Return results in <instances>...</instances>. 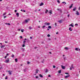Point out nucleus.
I'll list each match as a JSON object with an SVG mask.
<instances>
[{"instance_id": "1", "label": "nucleus", "mask_w": 80, "mask_h": 80, "mask_svg": "<svg viewBox=\"0 0 80 80\" xmlns=\"http://www.w3.org/2000/svg\"><path fill=\"white\" fill-rule=\"evenodd\" d=\"M30 19L28 18V19H26L25 20V22L26 23H27L28 22V21H29Z\"/></svg>"}, {"instance_id": "2", "label": "nucleus", "mask_w": 80, "mask_h": 80, "mask_svg": "<svg viewBox=\"0 0 80 80\" xmlns=\"http://www.w3.org/2000/svg\"><path fill=\"white\" fill-rule=\"evenodd\" d=\"M9 62V58H7V60H5V62L6 63H8Z\"/></svg>"}, {"instance_id": "3", "label": "nucleus", "mask_w": 80, "mask_h": 80, "mask_svg": "<svg viewBox=\"0 0 80 80\" xmlns=\"http://www.w3.org/2000/svg\"><path fill=\"white\" fill-rule=\"evenodd\" d=\"M8 72L9 73V75H12V71H8Z\"/></svg>"}, {"instance_id": "4", "label": "nucleus", "mask_w": 80, "mask_h": 80, "mask_svg": "<svg viewBox=\"0 0 80 80\" xmlns=\"http://www.w3.org/2000/svg\"><path fill=\"white\" fill-rule=\"evenodd\" d=\"M70 77V75L68 74L67 76H65V78H67L68 77Z\"/></svg>"}, {"instance_id": "5", "label": "nucleus", "mask_w": 80, "mask_h": 80, "mask_svg": "<svg viewBox=\"0 0 80 80\" xmlns=\"http://www.w3.org/2000/svg\"><path fill=\"white\" fill-rule=\"evenodd\" d=\"M35 71H36V72H35L36 73H38V72L39 71V70H38V69H36Z\"/></svg>"}, {"instance_id": "6", "label": "nucleus", "mask_w": 80, "mask_h": 80, "mask_svg": "<svg viewBox=\"0 0 80 80\" xmlns=\"http://www.w3.org/2000/svg\"><path fill=\"white\" fill-rule=\"evenodd\" d=\"M61 66L62 69H63V70H65V67L62 65H61Z\"/></svg>"}, {"instance_id": "7", "label": "nucleus", "mask_w": 80, "mask_h": 80, "mask_svg": "<svg viewBox=\"0 0 80 80\" xmlns=\"http://www.w3.org/2000/svg\"><path fill=\"white\" fill-rule=\"evenodd\" d=\"M45 70V73H47L48 72V70L47 69H46V70Z\"/></svg>"}, {"instance_id": "8", "label": "nucleus", "mask_w": 80, "mask_h": 80, "mask_svg": "<svg viewBox=\"0 0 80 80\" xmlns=\"http://www.w3.org/2000/svg\"><path fill=\"white\" fill-rule=\"evenodd\" d=\"M76 12L77 13H76V15H79L80 14L79 13V12H78V11H77Z\"/></svg>"}, {"instance_id": "9", "label": "nucleus", "mask_w": 80, "mask_h": 80, "mask_svg": "<svg viewBox=\"0 0 80 80\" xmlns=\"http://www.w3.org/2000/svg\"><path fill=\"white\" fill-rule=\"evenodd\" d=\"M77 10V8L76 7H75L73 9V11H75Z\"/></svg>"}, {"instance_id": "10", "label": "nucleus", "mask_w": 80, "mask_h": 80, "mask_svg": "<svg viewBox=\"0 0 80 80\" xmlns=\"http://www.w3.org/2000/svg\"><path fill=\"white\" fill-rule=\"evenodd\" d=\"M58 22H59V23H61L62 22V20H61L60 21H58Z\"/></svg>"}, {"instance_id": "11", "label": "nucleus", "mask_w": 80, "mask_h": 80, "mask_svg": "<svg viewBox=\"0 0 80 80\" xmlns=\"http://www.w3.org/2000/svg\"><path fill=\"white\" fill-rule=\"evenodd\" d=\"M49 13L51 14H52V10H50L49 12Z\"/></svg>"}, {"instance_id": "12", "label": "nucleus", "mask_w": 80, "mask_h": 80, "mask_svg": "<svg viewBox=\"0 0 80 80\" xmlns=\"http://www.w3.org/2000/svg\"><path fill=\"white\" fill-rule=\"evenodd\" d=\"M62 72V70H60L59 71H58V73H61V72Z\"/></svg>"}, {"instance_id": "13", "label": "nucleus", "mask_w": 80, "mask_h": 80, "mask_svg": "<svg viewBox=\"0 0 80 80\" xmlns=\"http://www.w3.org/2000/svg\"><path fill=\"white\" fill-rule=\"evenodd\" d=\"M16 15H17V17H19V13H16Z\"/></svg>"}, {"instance_id": "14", "label": "nucleus", "mask_w": 80, "mask_h": 80, "mask_svg": "<svg viewBox=\"0 0 80 80\" xmlns=\"http://www.w3.org/2000/svg\"><path fill=\"white\" fill-rule=\"evenodd\" d=\"M73 4H71V5L69 7V8H72V7H73Z\"/></svg>"}, {"instance_id": "15", "label": "nucleus", "mask_w": 80, "mask_h": 80, "mask_svg": "<svg viewBox=\"0 0 80 80\" xmlns=\"http://www.w3.org/2000/svg\"><path fill=\"white\" fill-rule=\"evenodd\" d=\"M44 4L43 2H41V4L39 5L40 6H42V5H43Z\"/></svg>"}, {"instance_id": "16", "label": "nucleus", "mask_w": 80, "mask_h": 80, "mask_svg": "<svg viewBox=\"0 0 80 80\" xmlns=\"http://www.w3.org/2000/svg\"><path fill=\"white\" fill-rule=\"evenodd\" d=\"M75 50L76 51H78V48H76Z\"/></svg>"}, {"instance_id": "17", "label": "nucleus", "mask_w": 80, "mask_h": 80, "mask_svg": "<svg viewBox=\"0 0 80 80\" xmlns=\"http://www.w3.org/2000/svg\"><path fill=\"white\" fill-rule=\"evenodd\" d=\"M5 24H6V25H10V23H5Z\"/></svg>"}, {"instance_id": "18", "label": "nucleus", "mask_w": 80, "mask_h": 80, "mask_svg": "<svg viewBox=\"0 0 80 80\" xmlns=\"http://www.w3.org/2000/svg\"><path fill=\"white\" fill-rule=\"evenodd\" d=\"M69 30L70 31H72V28L70 27L69 28Z\"/></svg>"}, {"instance_id": "19", "label": "nucleus", "mask_w": 80, "mask_h": 80, "mask_svg": "<svg viewBox=\"0 0 80 80\" xmlns=\"http://www.w3.org/2000/svg\"><path fill=\"white\" fill-rule=\"evenodd\" d=\"M39 76L40 77H41V78H43V76L42 75V74H39Z\"/></svg>"}, {"instance_id": "20", "label": "nucleus", "mask_w": 80, "mask_h": 80, "mask_svg": "<svg viewBox=\"0 0 80 80\" xmlns=\"http://www.w3.org/2000/svg\"><path fill=\"white\" fill-rule=\"evenodd\" d=\"M5 45H2V46L1 47V48H3V47H5Z\"/></svg>"}, {"instance_id": "21", "label": "nucleus", "mask_w": 80, "mask_h": 80, "mask_svg": "<svg viewBox=\"0 0 80 80\" xmlns=\"http://www.w3.org/2000/svg\"><path fill=\"white\" fill-rule=\"evenodd\" d=\"M48 28H50V29H51V28H52V27H51V26H49L48 27Z\"/></svg>"}, {"instance_id": "22", "label": "nucleus", "mask_w": 80, "mask_h": 80, "mask_svg": "<svg viewBox=\"0 0 80 80\" xmlns=\"http://www.w3.org/2000/svg\"><path fill=\"white\" fill-rule=\"evenodd\" d=\"M65 49H66V50H68V48L67 47H66L65 48Z\"/></svg>"}, {"instance_id": "23", "label": "nucleus", "mask_w": 80, "mask_h": 80, "mask_svg": "<svg viewBox=\"0 0 80 80\" xmlns=\"http://www.w3.org/2000/svg\"><path fill=\"white\" fill-rule=\"evenodd\" d=\"M15 61L16 62H18V59H15Z\"/></svg>"}, {"instance_id": "24", "label": "nucleus", "mask_w": 80, "mask_h": 80, "mask_svg": "<svg viewBox=\"0 0 80 80\" xmlns=\"http://www.w3.org/2000/svg\"><path fill=\"white\" fill-rule=\"evenodd\" d=\"M69 26H71L72 27H73V25H72V24H70Z\"/></svg>"}, {"instance_id": "25", "label": "nucleus", "mask_w": 80, "mask_h": 80, "mask_svg": "<svg viewBox=\"0 0 80 80\" xmlns=\"http://www.w3.org/2000/svg\"><path fill=\"white\" fill-rule=\"evenodd\" d=\"M50 25V23H47V25Z\"/></svg>"}, {"instance_id": "26", "label": "nucleus", "mask_w": 80, "mask_h": 80, "mask_svg": "<svg viewBox=\"0 0 80 80\" xmlns=\"http://www.w3.org/2000/svg\"><path fill=\"white\" fill-rule=\"evenodd\" d=\"M23 70V71H24V72H26L27 71V69H25Z\"/></svg>"}, {"instance_id": "27", "label": "nucleus", "mask_w": 80, "mask_h": 80, "mask_svg": "<svg viewBox=\"0 0 80 80\" xmlns=\"http://www.w3.org/2000/svg\"><path fill=\"white\" fill-rule=\"evenodd\" d=\"M48 12V10L47 9H46V11L45 13H47Z\"/></svg>"}, {"instance_id": "28", "label": "nucleus", "mask_w": 80, "mask_h": 80, "mask_svg": "<svg viewBox=\"0 0 80 80\" xmlns=\"http://www.w3.org/2000/svg\"><path fill=\"white\" fill-rule=\"evenodd\" d=\"M25 45L24 44H23L22 45V47H25Z\"/></svg>"}, {"instance_id": "29", "label": "nucleus", "mask_w": 80, "mask_h": 80, "mask_svg": "<svg viewBox=\"0 0 80 80\" xmlns=\"http://www.w3.org/2000/svg\"><path fill=\"white\" fill-rule=\"evenodd\" d=\"M12 58H14V55L12 54Z\"/></svg>"}, {"instance_id": "30", "label": "nucleus", "mask_w": 80, "mask_h": 80, "mask_svg": "<svg viewBox=\"0 0 80 80\" xmlns=\"http://www.w3.org/2000/svg\"><path fill=\"white\" fill-rule=\"evenodd\" d=\"M44 24L45 25H47V22H45L44 23Z\"/></svg>"}, {"instance_id": "31", "label": "nucleus", "mask_w": 80, "mask_h": 80, "mask_svg": "<svg viewBox=\"0 0 80 80\" xmlns=\"http://www.w3.org/2000/svg\"><path fill=\"white\" fill-rule=\"evenodd\" d=\"M71 67H72V68H74V67L73 66V64L72 65Z\"/></svg>"}, {"instance_id": "32", "label": "nucleus", "mask_w": 80, "mask_h": 80, "mask_svg": "<svg viewBox=\"0 0 80 80\" xmlns=\"http://www.w3.org/2000/svg\"><path fill=\"white\" fill-rule=\"evenodd\" d=\"M59 10H60V13H62V9H60Z\"/></svg>"}, {"instance_id": "33", "label": "nucleus", "mask_w": 80, "mask_h": 80, "mask_svg": "<svg viewBox=\"0 0 80 80\" xmlns=\"http://www.w3.org/2000/svg\"><path fill=\"white\" fill-rule=\"evenodd\" d=\"M24 31V29H22L21 30L22 32H23Z\"/></svg>"}, {"instance_id": "34", "label": "nucleus", "mask_w": 80, "mask_h": 80, "mask_svg": "<svg viewBox=\"0 0 80 80\" xmlns=\"http://www.w3.org/2000/svg\"><path fill=\"white\" fill-rule=\"evenodd\" d=\"M45 26H42V28H45Z\"/></svg>"}, {"instance_id": "35", "label": "nucleus", "mask_w": 80, "mask_h": 80, "mask_svg": "<svg viewBox=\"0 0 80 80\" xmlns=\"http://www.w3.org/2000/svg\"><path fill=\"white\" fill-rule=\"evenodd\" d=\"M57 2H58V3H60V2L59 1V0H57Z\"/></svg>"}, {"instance_id": "36", "label": "nucleus", "mask_w": 80, "mask_h": 80, "mask_svg": "<svg viewBox=\"0 0 80 80\" xmlns=\"http://www.w3.org/2000/svg\"><path fill=\"white\" fill-rule=\"evenodd\" d=\"M25 42H26V41H23V43H25Z\"/></svg>"}, {"instance_id": "37", "label": "nucleus", "mask_w": 80, "mask_h": 80, "mask_svg": "<svg viewBox=\"0 0 80 80\" xmlns=\"http://www.w3.org/2000/svg\"><path fill=\"white\" fill-rule=\"evenodd\" d=\"M48 37H50V34H48Z\"/></svg>"}, {"instance_id": "38", "label": "nucleus", "mask_w": 80, "mask_h": 80, "mask_svg": "<svg viewBox=\"0 0 80 80\" xmlns=\"http://www.w3.org/2000/svg\"><path fill=\"white\" fill-rule=\"evenodd\" d=\"M29 63H30V62L28 61V64H29Z\"/></svg>"}, {"instance_id": "39", "label": "nucleus", "mask_w": 80, "mask_h": 80, "mask_svg": "<svg viewBox=\"0 0 80 80\" xmlns=\"http://www.w3.org/2000/svg\"><path fill=\"white\" fill-rule=\"evenodd\" d=\"M6 15V12L4 13L3 14V15Z\"/></svg>"}, {"instance_id": "40", "label": "nucleus", "mask_w": 80, "mask_h": 80, "mask_svg": "<svg viewBox=\"0 0 80 80\" xmlns=\"http://www.w3.org/2000/svg\"><path fill=\"white\" fill-rule=\"evenodd\" d=\"M36 78H38V77L36 76Z\"/></svg>"}, {"instance_id": "41", "label": "nucleus", "mask_w": 80, "mask_h": 80, "mask_svg": "<svg viewBox=\"0 0 80 80\" xmlns=\"http://www.w3.org/2000/svg\"><path fill=\"white\" fill-rule=\"evenodd\" d=\"M26 11L25 10H22L23 12H25Z\"/></svg>"}, {"instance_id": "42", "label": "nucleus", "mask_w": 80, "mask_h": 80, "mask_svg": "<svg viewBox=\"0 0 80 80\" xmlns=\"http://www.w3.org/2000/svg\"><path fill=\"white\" fill-rule=\"evenodd\" d=\"M65 74H66L67 75H68V74H69V73H65Z\"/></svg>"}, {"instance_id": "43", "label": "nucleus", "mask_w": 80, "mask_h": 80, "mask_svg": "<svg viewBox=\"0 0 80 80\" xmlns=\"http://www.w3.org/2000/svg\"><path fill=\"white\" fill-rule=\"evenodd\" d=\"M48 77H51V75H49L48 76Z\"/></svg>"}, {"instance_id": "44", "label": "nucleus", "mask_w": 80, "mask_h": 80, "mask_svg": "<svg viewBox=\"0 0 80 80\" xmlns=\"http://www.w3.org/2000/svg\"><path fill=\"white\" fill-rule=\"evenodd\" d=\"M53 68H55V66H54V65L53 66Z\"/></svg>"}, {"instance_id": "45", "label": "nucleus", "mask_w": 80, "mask_h": 80, "mask_svg": "<svg viewBox=\"0 0 80 80\" xmlns=\"http://www.w3.org/2000/svg\"><path fill=\"white\" fill-rule=\"evenodd\" d=\"M70 70H72V68L71 67H70Z\"/></svg>"}, {"instance_id": "46", "label": "nucleus", "mask_w": 80, "mask_h": 80, "mask_svg": "<svg viewBox=\"0 0 80 80\" xmlns=\"http://www.w3.org/2000/svg\"><path fill=\"white\" fill-rule=\"evenodd\" d=\"M75 25H76V26H78V24L77 23H76V24H75Z\"/></svg>"}, {"instance_id": "47", "label": "nucleus", "mask_w": 80, "mask_h": 80, "mask_svg": "<svg viewBox=\"0 0 80 80\" xmlns=\"http://www.w3.org/2000/svg\"><path fill=\"white\" fill-rule=\"evenodd\" d=\"M6 17H7L6 16H4V18H6Z\"/></svg>"}, {"instance_id": "48", "label": "nucleus", "mask_w": 80, "mask_h": 80, "mask_svg": "<svg viewBox=\"0 0 80 80\" xmlns=\"http://www.w3.org/2000/svg\"><path fill=\"white\" fill-rule=\"evenodd\" d=\"M29 29H30V30H31V29H32V28H31V27H29Z\"/></svg>"}, {"instance_id": "49", "label": "nucleus", "mask_w": 80, "mask_h": 80, "mask_svg": "<svg viewBox=\"0 0 80 80\" xmlns=\"http://www.w3.org/2000/svg\"><path fill=\"white\" fill-rule=\"evenodd\" d=\"M8 78H7V76H6V78H5V79H7Z\"/></svg>"}, {"instance_id": "50", "label": "nucleus", "mask_w": 80, "mask_h": 80, "mask_svg": "<svg viewBox=\"0 0 80 80\" xmlns=\"http://www.w3.org/2000/svg\"><path fill=\"white\" fill-rule=\"evenodd\" d=\"M7 56H6L5 57V58H7Z\"/></svg>"}, {"instance_id": "51", "label": "nucleus", "mask_w": 80, "mask_h": 80, "mask_svg": "<svg viewBox=\"0 0 80 80\" xmlns=\"http://www.w3.org/2000/svg\"><path fill=\"white\" fill-rule=\"evenodd\" d=\"M55 26H57V23H55Z\"/></svg>"}, {"instance_id": "52", "label": "nucleus", "mask_w": 80, "mask_h": 80, "mask_svg": "<svg viewBox=\"0 0 80 80\" xmlns=\"http://www.w3.org/2000/svg\"><path fill=\"white\" fill-rule=\"evenodd\" d=\"M20 37L21 39L23 38H22V36H20Z\"/></svg>"}, {"instance_id": "53", "label": "nucleus", "mask_w": 80, "mask_h": 80, "mask_svg": "<svg viewBox=\"0 0 80 80\" xmlns=\"http://www.w3.org/2000/svg\"><path fill=\"white\" fill-rule=\"evenodd\" d=\"M66 58L65 57H64L63 58V59H64V60H65Z\"/></svg>"}, {"instance_id": "54", "label": "nucleus", "mask_w": 80, "mask_h": 80, "mask_svg": "<svg viewBox=\"0 0 80 80\" xmlns=\"http://www.w3.org/2000/svg\"><path fill=\"white\" fill-rule=\"evenodd\" d=\"M69 16H70V14L68 15V18H69Z\"/></svg>"}, {"instance_id": "55", "label": "nucleus", "mask_w": 80, "mask_h": 80, "mask_svg": "<svg viewBox=\"0 0 80 80\" xmlns=\"http://www.w3.org/2000/svg\"><path fill=\"white\" fill-rule=\"evenodd\" d=\"M37 47H35V49H37Z\"/></svg>"}, {"instance_id": "56", "label": "nucleus", "mask_w": 80, "mask_h": 80, "mask_svg": "<svg viewBox=\"0 0 80 80\" xmlns=\"http://www.w3.org/2000/svg\"><path fill=\"white\" fill-rule=\"evenodd\" d=\"M15 12H16L17 11V10H15V11H14Z\"/></svg>"}, {"instance_id": "57", "label": "nucleus", "mask_w": 80, "mask_h": 80, "mask_svg": "<svg viewBox=\"0 0 80 80\" xmlns=\"http://www.w3.org/2000/svg\"><path fill=\"white\" fill-rule=\"evenodd\" d=\"M30 39H32V37H30Z\"/></svg>"}, {"instance_id": "58", "label": "nucleus", "mask_w": 80, "mask_h": 80, "mask_svg": "<svg viewBox=\"0 0 80 80\" xmlns=\"http://www.w3.org/2000/svg\"><path fill=\"white\" fill-rule=\"evenodd\" d=\"M9 54H8V53H7V56H8V55Z\"/></svg>"}, {"instance_id": "59", "label": "nucleus", "mask_w": 80, "mask_h": 80, "mask_svg": "<svg viewBox=\"0 0 80 80\" xmlns=\"http://www.w3.org/2000/svg\"><path fill=\"white\" fill-rule=\"evenodd\" d=\"M41 63H44V62L43 61H41Z\"/></svg>"}, {"instance_id": "60", "label": "nucleus", "mask_w": 80, "mask_h": 80, "mask_svg": "<svg viewBox=\"0 0 80 80\" xmlns=\"http://www.w3.org/2000/svg\"><path fill=\"white\" fill-rule=\"evenodd\" d=\"M2 68V67H0V69H1Z\"/></svg>"}, {"instance_id": "61", "label": "nucleus", "mask_w": 80, "mask_h": 80, "mask_svg": "<svg viewBox=\"0 0 80 80\" xmlns=\"http://www.w3.org/2000/svg\"><path fill=\"white\" fill-rule=\"evenodd\" d=\"M49 53H50V54H52V52H49Z\"/></svg>"}, {"instance_id": "62", "label": "nucleus", "mask_w": 80, "mask_h": 80, "mask_svg": "<svg viewBox=\"0 0 80 80\" xmlns=\"http://www.w3.org/2000/svg\"><path fill=\"white\" fill-rule=\"evenodd\" d=\"M5 43H8V42H7V41H5Z\"/></svg>"}, {"instance_id": "63", "label": "nucleus", "mask_w": 80, "mask_h": 80, "mask_svg": "<svg viewBox=\"0 0 80 80\" xmlns=\"http://www.w3.org/2000/svg\"><path fill=\"white\" fill-rule=\"evenodd\" d=\"M57 10H60V9H59V8H58Z\"/></svg>"}, {"instance_id": "64", "label": "nucleus", "mask_w": 80, "mask_h": 80, "mask_svg": "<svg viewBox=\"0 0 80 80\" xmlns=\"http://www.w3.org/2000/svg\"><path fill=\"white\" fill-rule=\"evenodd\" d=\"M50 38H49V39H48V40H50Z\"/></svg>"}]
</instances>
